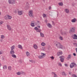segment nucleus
I'll use <instances>...</instances> for the list:
<instances>
[{
	"instance_id": "1",
	"label": "nucleus",
	"mask_w": 77,
	"mask_h": 77,
	"mask_svg": "<svg viewBox=\"0 0 77 77\" xmlns=\"http://www.w3.org/2000/svg\"><path fill=\"white\" fill-rule=\"evenodd\" d=\"M54 43L55 45H56L57 48H61V49L63 48V46L60 43L57 42L56 41H54Z\"/></svg>"
},
{
	"instance_id": "2",
	"label": "nucleus",
	"mask_w": 77,
	"mask_h": 77,
	"mask_svg": "<svg viewBox=\"0 0 77 77\" xmlns=\"http://www.w3.org/2000/svg\"><path fill=\"white\" fill-rule=\"evenodd\" d=\"M77 66V65L74 63H72L70 65V68H73L74 67Z\"/></svg>"
},
{
	"instance_id": "3",
	"label": "nucleus",
	"mask_w": 77,
	"mask_h": 77,
	"mask_svg": "<svg viewBox=\"0 0 77 77\" xmlns=\"http://www.w3.org/2000/svg\"><path fill=\"white\" fill-rule=\"evenodd\" d=\"M8 2L9 4H13L15 3V0H8Z\"/></svg>"
},
{
	"instance_id": "4",
	"label": "nucleus",
	"mask_w": 77,
	"mask_h": 77,
	"mask_svg": "<svg viewBox=\"0 0 77 77\" xmlns=\"http://www.w3.org/2000/svg\"><path fill=\"white\" fill-rule=\"evenodd\" d=\"M45 56V54L44 53H42L41 55L38 56V58L39 59H42L43 57H44Z\"/></svg>"
},
{
	"instance_id": "5",
	"label": "nucleus",
	"mask_w": 77,
	"mask_h": 77,
	"mask_svg": "<svg viewBox=\"0 0 77 77\" xmlns=\"http://www.w3.org/2000/svg\"><path fill=\"white\" fill-rule=\"evenodd\" d=\"M75 27H72L69 31V33H71V32H75Z\"/></svg>"
},
{
	"instance_id": "6",
	"label": "nucleus",
	"mask_w": 77,
	"mask_h": 77,
	"mask_svg": "<svg viewBox=\"0 0 77 77\" xmlns=\"http://www.w3.org/2000/svg\"><path fill=\"white\" fill-rule=\"evenodd\" d=\"M29 16H30V17H33V13L32 12V11H30L29 12Z\"/></svg>"
},
{
	"instance_id": "7",
	"label": "nucleus",
	"mask_w": 77,
	"mask_h": 77,
	"mask_svg": "<svg viewBox=\"0 0 77 77\" xmlns=\"http://www.w3.org/2000/svg\"><path fill=\"white\" fill-rule=\"evenodd\" d=\"M60 32L61 35H66L68 34V32L66 31H65L64 33H63L62 32V30H61Z\"/></svg>"
},
{
	"instance_id": "8",
	"label": "nucleus",
	"mask_w": 77,
	"mask_h": 77,
	"mask_svg": "<svg viewBox=\"0 0 77 77\" xmlns=\"http://www.w3.org/2000/svg\"><path fill=\"white\" fill-rule=\"evenodd\" d=\"M60 60L61 62H63V60H64V57L63 56H61L60 57Z\"/></svg>"
},
{
	"instance_id": "9",
	"label": "nucleus",
	"mask_w": 77,
	"mask_h": 77,
	"mask_svg": "<svg viewBox=\"0 0 77 77\" xmlns=\"http://www.w3.org/2000/svg\"><path fill=\"white\" fill-rule=\"evenodd\" d=\"M7 27L8 29L9 30H11V29L12 28H11V26H10V25H7Z\"/></svg>"
},
{
	"instance_id": "10",
	"label": "nucleus",
	"mask_w": 77,
	"mask_h": 77,
	"mask_svg": "<svg viewBox=\"0 0 77 77\" xmlns=\"http://www.w3.org/2000/svg\"><path fill=\"white\" fill-rule=\"evenodd\" d=\"M71 55L69 54L68 55V56L66 58V60H69L71 58Z\"/></svg>"
},
{
	"instance_id": "11",
	"label": "nucleus",
	"mask_w": 77,
	"mask_h": 77,
	"mask_svg": "<svg viewBox=\"0 0 77 77\" xmlns=\"http://www.w3.org/2000/svg\"><path fill=\"white\" fill-rule=\"evenodd\" d=\"M36 25H37V26H39L41 24V22L39 21H38L37 22L35 23Z\"/></svg>"
},
{
	"instance_id": "12",
	"label": "nucleus",
	"mask_w": 77,
	"mask_h": 77,
	"mask_svg": "<svg viewBox=\"0 0 77 77\" xmlns=\"http://www.w3.org/2000/svg\"><path fill=\"white\" fill-rule=\"evenodd\" d=\"M18 14L20 15H23V11H18Z\"/></svg>"
},
{
	"instance_id": "13",
	"label": "nucleus",
	"mask_w": 77,
	"mask_h": 77,
	"mask_svg": "<svg viewBox=\"0 0 77 77\" xmlns=\"http://www.w3.org/2000/svg\"><path fill=\"white\" fill-rule=\"evenodd\" d=\"M52 75H54V77H57V75L55 73H54V72H52Z\"/></svg>"
},
{
	"instance_id": "14",
	"label": "nucleus",
	"mask_w": 77,
	"mask_h": 77,
	"mask_svg": "<svg viewBox=\"0 0 77 77\" xmlns=\"http://www.w3.org/2000/svg\"><path fill=\"white\" fill-rule=\"evenodd\" d=\"M77 21V19H76L74 18L71 21L72 23H75V21Z\"/></svg>"
},
{
	"instance_id": "15",
	"label": "nucleus",
	"mask_w": 77,
	"mask_h": 77,
	"mask_svg": "<svg viewBox=\"0 0 77 77\" xmlns=\"http://www.w3.org/2000/svg\"><path fill=\"white\" fill-rule=\"evenodd\" d=\"M74 37L73 38V39H77V36L76 34H74Z\"/></svg>"
},
{
	"instance_id": "16",
	"label": "nucleus",
	"mask_w": 77,
	"mask_h": 77,
	"mask_svg": "<svg viewBox=\"0 0 77 77\" xmlns=\"http://www.w3.org/2000/svg\"><path fill=\"white\" fill-rule=\"evenodd\" d=\"M10 53L11 54H14L15 53V52H14V51L11 50Z\"/></svg>"
},
{
	"instance_id": "17",
	"label": "nucleus",
	"mask_w": 77,
	"mask_h": 77,
	"mask_svg": "<svg viewBox=\"0 0 77 77\" xmlns=\"http://www.w3.org/2000/svg\"><path fill=\"white\" fill-rule=\"evenodd\" d=\"M18 48H20V49H21V50H22L23 49V47H22V46L20 45H19L18 46Z\"/></svg>"
},
{
	"instance_id": "18",
	"label": "nucleus",
	"mask_w": 77,
	"mask_h": 77,
	"mask_svg": "<svg viewBox=\"0 0 77 77\" xmlns=\"http://www.w3.org/2000/svg\"><path fill=\"white\" fill-rule=\"evenodd\" d=\"M47 25L49 28H51V27H52V26H51L50 23L48 24Z\"/></svg>"
},
{
	"instance_id": "19",
	"label": "nucleus",
	"mask_w": 77,
	"mask_h": 77,
	"mask_svg": "<svg viewBox=\"0 0 77 77\" xmlns=\"http://www.w3.org/2000/svg\"><path fill=\"white\" fill-rule=\"evenodd\" d=\"M11 50H14V49H15V46H12L11 47Z\"/></svg>"
},
{
	"instance_id": "20",
	"label": "nucleus",
	"mask_w": 77,
	"mask_h": 77,
	"mask_svg": "<svg viewBox=\"0 0 77 77\" xmlns=\"http://www.w3.org/2000/svg\"><path fill=\"white\" fill-rule=\"evenodd\" d=\"M58 56H60V55H61L62 54V52H59L57 53V54Z\"/></svg>"
},
{
	"instance_id": "21",
	"label": "nucleus",
	"mask_w": 77,
	"mask_h": 77,
	"mask_svg": "<svg viewBox=\"0 0 77 77\" xmlns=\"http://www.w3.org/2000/svg\"><path fill=\"white\" fill-rule=\"evenodd\" d=\"M26 54L27 56H28V57L30 56V54H29V52L28 51L26 52Z\"/></svg>"
},
{
	"instance_id": "22",
	"label": "nucleus",
	"mask_w": 77,
	"mask_h": 77,
	"mask_svg": "<svg viewBox=\"0 0 77 77\" xmlns=\"http://www.w3.org/2000/svg\"><path fill=\"white\" fill-rule=\"evenodd\" d=\"M8 70L9 71H11L12 69V67L11 66H9L8 67Z\"/></svg>"
},
{
	"instance_id": "23",
	"label": "nucleus",
	"mask_w": 77,
	"mask_h": 77,
	"mask_svg": "<svg viewBox=\"0 0 77 77\" xmlns=\"http://www.w3.org/2000/svg\"><path fill=\"white\" fill-rule=\"evenodd\" d=\"M37 45H34V46H33V47L34 48H35V49H37Z\"/></svg>"
},
{
	"instance_id": "24",
	"label": "nucleus",
	"mask_w": 77,
	"mask_h": 77,
	"mask_svg": "<svg viewBox=\"0 0 77 77\" xmlns=\"http://www.w3.org/2000/svg\"><path fill=\"white\" fill-rule=\"evenodd\" d=\"M3 69H7V66L6 65L4 66L3 67Z\"/></svg>"
},
{
	"instance_id": "25",
	"label": "nucleus",
	"mask_w": 77,
	"mask_h": 77,
	"mask_svg": "<svg viewBox=\"0 0 77 77\" xmlns=\"http://www.w3.org/2000/svg\"><path fill=\"white\" fill-rule=\"evenodd\" d=\"M11 56L13 57H14V58H16L17 57V56L15 54H12V55H11Z\"/></svg>"
},
{
	"instance_id": "26",
	"label": "nucleus",
	"mask_w": 77,
	"mask_h": 77,
	"mask_svg": "<svg viewBox=\"0 0 77 77\" xmlns=\"http://www.w3.org/2000/svg\"><path fill=\"white\" fill-rule=\"evenodd\" d=\"M41 45L42 46H45V43L44 42H42V43H41Z\"/></svg>"
},
{
	"instance_id": "27",
	"label": "nucleus",
	"mask_w": 77,
	"mask_h": 77,
	"mask_svg": "<svg viewBox=\"0 0 77 77\" xmlns=\"http://www.w3.org/2000/svg\"><path fill=\"white\" fill-rule=\"evenodd\" d=\"M40 34L41 36V37H44V35L43 33H42V32H40Z\"/></svg>"
},
{
	"instance_id": "28",
	"label": "nucleus",
	"mask_w": 77,
	"mask_h": 77,
	"mask_svg": "<svg viewBox=\"0 0 77 77\" xmlns=\"http://www.w3.org/2000/svg\"><path fill=\"white\" fill-rule=\"evenodd\" d=\"M65 11L66 12V13H69V10L67 9H65Z\"/></svg>"
},
{
	"instance_id": "29",
	"label": "nucleus",
	"mask_w": 77,
	"mask_h": 77,
	"mask_svg": "<svg viewBox=\"0 0 77 77\" xmlns=\"http://www.w3.org/2000/svg\"><path fill=\"white\" fill-rule=\"evenodd\" d=\"M37 32H41V30L40 29H38L37 30Z\"/></svg>"
},
{
	"instance_id": "30",
	"label": "nucleus",
	"mask_w": 77,
	"mask_h": 77,
	"mask_svg": "<svg viewBox=\"0 0 77 77\" xmlns=\"http://www.w3.org/2000/svg\"><path fill=\"white\" fill-rule=\"evenodd\" d=\"M8 19H9V20H10L11 18H12V17L11 16L8 15Z\"/></svg>"
},
{
	"instance_id": "31",
	"label": "nucleus",
	"mask_w": 77,
	"mask_h": 77,
	"mask_svg": "<svg viewBox=\"0 0 77 77\" xmlns=\"http://www.w3.org/2000/svg\"><path fill=\"white\" fill-rule=\"evenodd\" d=\"M31 26L32 27H35V25H34V23H32L31 24Z\"/></svg>"
},
{
	"instance_id": "32",
	"label": "nucleus",
	"mask_w": 77,
	"mask_h": 77,
	"mask_svg": "<svg viewBox=\"0 0 77 77\" xmlns=\"http://www.w3.org/2000/svg\"><path fill=\"white\" fill-rule=\"evenodd\" d=\"M59 5L60 6H63V3H62V2L59 3Z\"/></svg>"
},
{
	"instance_id": "33",
	"label": "nucleus",
	"mask_w": 77,
	"mask_h": 77,
	"mask_svg": "<svg viewBox=\"0 0 77 77\" xmlns=\"http://www.w3.org/2000/svg\"><path fill=\"white\" fill-rule=\"evenodd\" d=\"M1 39H4L5 38V36L3 35H1Z\"/></svg>"
},
{
	"instance_id": "34",
	"label": "nucleus",
	"mask_w": 77,
	"mask_h": 77,
	"mask_svg": "<svg viewBox=\"0 0 77 77\" xmlns=\"http://www.w3.org/2000/svg\"><path fill=\"white\" fill-rule=\"evenodd\" d=\"M73 44L75 46V47H77V43H73Z\"/></svg>"
},
{
	"instance_id": "35",
	"label": "nucleus",
	"mask_w": 77,
	"mask_h": 77,
	"mask_svg": "<svg viewBox=\"0 0 77 77\" xmlns=\"http://www.w3.org/2000/svg\"><path fill=\"white\" fill-rule=\"evenodd\" d=\"M17 75H21V72H17Z\"/></svg>"
},
{
	"instance_id": "36",
	"label": "nucleus",
	"mask_w": 77,
	"mask_h": 77,
	"mask_svg": "<svg viewBox=\"0 0 77 77\" xmlns=\"http://www.w3.org/2000/svg\"><path fill=\"white\" fill-rule=\"evenodd\" d=\"M62 74L63 75H65V76H66V75L65 74V72H62Z\"/></svg>"
},
{
	"instance_id": "37",
	"label": "nucleus",
	"mask_w": 77,
	"mask_h": 77,
	"mask_svg": "<svg viewBox=\"0 0 77 77\" xmlns=\"http://www.w3.org/2000/svg\"><path fill=\"white\" fill-rule=\"evenodd\" d=\"M21 74H23V75H25V72H21Z\"/></svg>"
},
{
	"instance_id": "38",
	"label": "nucleus",
	"mask_w": 77,
	"mask_h": 77,
	"mask_svg": "<svg viewBox=\"0 0 77 77\" xmlns=\"http://www.w3.org/2000/svg\"><path fill=\"white\" fill-rule=\"evenodd\" d=\"M59 38L60 40H61V41H62V40H63V38L62 37V36H60Z\"/></svg>"
},
{
	"instance_id": "39",
	"label": "nucleus",
	"mask_w": 77,
	"mask_h": 77,
	"mask_svg": "<svg viewBox=\"0 0 77 77\" xmlns=\"http://www.w3.org/2000/svg\"><path fill=\"white\" fill-rule=\"evenodd\" d=\"M73 77H77V76L75 74H73L72 75Z\"/></svg>"
},
{
	"instance_id": "40",
	"label": "nucleus",
	"mask_w": 77,
	"mask_h": 77,
	"mask_svg": "<svg viewBox=\"0 0 77 77\" xmlns=\"http://www.w3.org/2000/svg\"><path fill=\"white\" fill-rule=\"evenodd\" d=\"M43 17H46V15L45 14H43Z\"/></svg>"
},
{
	"instance_id": "41",
	"label": "nucleus",
	"mask_w": 77,
	"mask_h": 77,
	"mask_svg": "<svg viewBox=\"0 0 77 77\" xmlns=\"http://www.w3.org/2000/svg\"><path fill=\"white\" fill-rule=\"evenodd\" d=\"M58 65L59 66H62V64H61V63H58Z\"/></svg>"
},
{
	"instance_id": "42",
	"label": "nucleus",
	"mask_w": 77,
	"mask_h": 77,
	"mask_svg": "<svg viewBox=\"0 0 77 77\" xmlns=\"http://www.w3.org/2000/svg\"><path fill=\"white\" fill-rule=\"evenodd\" d=\"M49 10H50L51 9V6H50L49 7Z\"/></svg>"
},
{
	"instance_id": "43",
	"label": "nucleus",
	"mask_w": 77,
	"mask_h": 77,
	"mask_svg": "<svg viewBox=\"0 0 77 77\" xmlns=\"http://www.w3.org/2000/svg\"><path fill=\"white\" fill-rule=\"evenodd\" d=\"M50 58H51V59H54V57L53 56L51 57Z\"/></svg>"
},
{
	"instance_id": "44",
	"label": "nucleus",
	"mask_w": 77,
	"mask_h": 77,
	"mask_svg": "<svg viewBox=\"0 0 77 77\" xmlns=\"http://www.w3.org/2000/svg\"><path fill=\"white\" fill-rule=\"evenodd\" d=\"M34 29H35V30H37L38 29V28L37 27H35V28H34Z\"/></svg>"
},
{
	"instance_id": "45",
	"label": "nucleus",
	"mask_w": 77,
	"mask_h": 77,
	"mask_svg": "<svg viewBox=\"0 0 77 77\" xmlns=\"http://www.w3.org/2000/svg\"><path fill=\"white\" fill-rule=\"evenodd\" d=\"M29 62H32L33 63V61L32 60H29Z\"/></svg>"
},
{
	"instance_id": "46",
	"label": "nucleus",
	"mask_w": 77,
	"mask_h": 77,
	"mask_svg": "<svg viewBox=\"0 0 77 77\" xmlns=\"http://www.w3.org/2000/svg\"><path fill=\"white\" fill-rule=\"evenodd\" d=\"M3 21L0 22V24H3Z\"/></svg>"
},
{
	"instance_id": "47",
	"label": "nucleus",
	"mask_w": 77,
	"mask_h": 77,
	"mask_svg": "<svg viewBox=\"0 0 77 77\" xmlns=\"http://www.w3.org/2000/svg\"><path fill=\"white\" fill-rule=\"evenodd\" d=\"M52 24L53 25H54V22L53 21H52Z\"/></svg>"
},
{
	"instance_id": "48",
	"label": "nucleus",
	"mask_w": 77,
	"mask_h": 77,
	"mask_svg": "<svg viewBox=\"0 0 77 77\" xmlns=\"http://www.w3.org/2000/svg\"><path fill=\"white\" fill-rule=\"evenodd\" d=\"M73 56H76V54H75V53H74L73 54Z\"/></svg>"
},
{
	"instance_id": "49",
	"label": "nucleus",
	"mask_w": 77,
	"mask_h": 77,
	"mask_svg": "<svg viewBox=\"0 0 77 77\" xmlns=\"http://www.w3.org/2000/svg\"><path fill=\"white\" fill-rule=\"evenodd\" d=\"M65 66H66V67L68 66V65H67V64H65Z\"/></svg>"
},
{
	"instance_id": "50",
	"label": "nucleus",
	"mask_w": 77,
	"mask_h": 77,
	"mask_svg": "<svg viewBox=\"0 0 77 77\" xmlns=\"http://www.w3.org/2000/svg\"><path fill=\"white\" fill-rule=\"evenodd\" d=\"M37 27H38L39 28H40V26H39V25H37Z\"/></svg>"
},
{
	"instance_id": "51",
	"label": "nucleus",
	"mask_w": 77,
	"mask_h": 77,
	"mask_svg": "<svg viewBox=\"0 0 77 77\" xmlns=\"http://www.w3.org/2000/svg\"><path fill=\"white\" fill-rule=\"evenodd\" d=\"M69 74H71V73L70 72H69Z\"/></svg>"
},
{
	"instance_id": "52",
	"label": "nucleus",
	"mask_w": 77,
	"mask_h": 77,
	"mask_svg": "<svg viewBox=\"0 0 77 77\" xmlns=\"http://www.w3.org/2000/svg\"><path fill=\"white\" fill-rule=\"evenodd\" d=\"M2 54V52L0 51V54Z\"/></svg>"
},
{
	"instance_id": "53",
	"label": "nucleus",
	"mask_w": 77,
	"mask_h": 77,
	"mask_svg": "<svg viewBox=\"0 0 77 77\" xmlns=\"http://www.w3.org/2000/svg\"><path fill=\"white\" fill-rule=\"evenodd\" d=\"M26 4L27 5H29V3H26Z\"/></svg>"
},
{
	"instance_id": "54",
	"label": "nucleus",
	"mask_w": 77,
	"mask_h": 77,
	"mask_svg": "<svg viewBox=\"0 0 77 77\" xmlns=\"http://www.w3.org/2000/svg\"><path fill=\"white\" fill-rule=\"evenodd\" d=\"M45 22L47 23V20H45Z\"/></svg>"
},
{
	"instance_id": "55",
	"label": "nucleus",
	"mask_w": 77,
	"mask_h": 77,
	"mask_svg": "<svg viewBox=\"0 0 77 77\" xmlns=\"http://www.w3.org/2000/svg\"><path fill=\"white\" fill-rule=\"evenodd\" d=\"M1 66V63H0V67Z\"/></svg>"
},
{
	"instance_id": "56",
	"label": "nucleus",
	"mask_w": 77,
	"mask_h": 77,
	"mask_svg": "<svg viewBox=\"0 0 77 77\" xmlns=\"http://www.w3.org/2000/svg\"><path fill=\"white\" fill-rule=\"evenodd\" d=\"M1 14V13L0 12V15Z\"/></svg>"
}]
</instances>
